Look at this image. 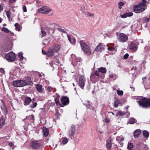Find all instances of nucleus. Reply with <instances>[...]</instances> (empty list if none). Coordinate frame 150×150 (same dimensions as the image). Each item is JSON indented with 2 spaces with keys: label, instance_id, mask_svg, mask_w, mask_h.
I'll return each mask as SVG.
<instances>
[{
  "label": "nucleus",
  "instance_id": "1",
  "mask_svg": "<svg viewBox=\"0 0 150 150\" xmlns=\"http://www.w3.org/2000/svg\"><path fill=\"white\" fill-rule=\"evenodd\" d=\"M146 1L144 0L139 3L138 5L134 6L133 11L137 13H139L144 11L146 9Z\"/></svg>",
  "mask_w": 150,
  "mask_h": 150
},
{
  "label": "nucleus",
  "instance_id": "2",
  "mask_svg": "<svg viewBox=\"0 0 150 150\" xmlns=\"http://www.w3.org/2000/svg\"><path fill=\"white\" fill-rule=\"evenodd\" d=\"M45 24L48 29V32L50 35L52 34L54 31L55 28L58 26V25L54 23H52L49 21H45Z\"/></svg>",
  "mask_w": 150,
  "mask_h": 150
},
{
  "label": "nucleus",
  "instance_id": "3",
  "mask_svg": "<svg viewBox=\"0 0 150 150\" xmlns=\"http://www.w3.org/2000/svg\"><path fill=\"white\" fill-rule=\"evenodd\" d=\"M82 49L84 52L85 54L89 55L91 54L89 47L83 41H81L80 42Z\"/></svg>",
  "mask_w": 150,
  "mask_h": 150
},
{
  "label": "nucleus",
  "instance_id": "4",
  "mask_svg": "<svg viewBox=\"0 0 150 150\" xmlns=\"http://www.w3.org/2000/svg\"><path fill=\"white\" fill-rule=\"evenodd\" d=\"M138 103L142 107L149 108L150 107V98H142L139 101Z\"/></svg>",
  "mask_w": 150,
  "mask_h": 150
},
{
  "label": "nucleus",
  "instance_id": "5",
  "mask_svg": "<svg viewBox=\"0 0 150 150\" xmlns=\"http://www.w3.org/2000/svg\"><path fill=\"white\" fill-rule=\"evenodd\" d=\"M39 13L45 14H49V16H51L53 14V13L51 9L46 6H43L38 10Z\"/></svg>",
  "mask_w": 150,
  "mask_h": 150
},
{
  "label": "nucleus",
  "instance_id": "6",
  "mask_svg": "<svg viewBox=\"0 0 150 150\" xmlns=\"http://www.w3.org/2000/svg\"><path fill=\"white\" fill-rule=\"evenodd\" d=\"M13 85L16 87H22L28 84L25 80H18L13 81Z\"/></svg>",
  "mask_w": 150,
  "mask_h": 150
},
{
  "label": "nucleus",
  "instance_id": "7",
  "mask_svg": "<svg viewBox=\"0 0 150 150\" xmlns=\"http://www.w3.org/2000/svg\"><path fill=\"white\" fill-rule=\"evenodd\" d=\"M118 40L121 42H127L128 40V37L125 34L120 33L118 35Z\"/></svg>",
  "mask_w": 150,
  "mask_h": 150
},
{
  "label": "nucleus",
  "instance_id": "8",
  "mask_svg": "<svg viewBox=\"0 0 150 150\" xmlns=\"http://www.w3.org/2000/svg\"><path fill=\"white\" fill-rule=\"evenodd\" d=\"M5 57L8 62H12L15 60L16 56L14 53L12 52H10L5 55Z\"/></svg>",
  "mask_w": 150,
  "mask_h": 150
},
{
  "label": "nucleus",
  "instance_id": "9",
  "mask_svg": "<svg viewBox=\"0 0 150 150\" xmlns=\"http://www.w3.org/2000/svg\"><path fill=\"white\" fill-rule=\"evenodd\" d=\"M30 146L33 148L35 149L43 147V146L37 141L32 142L30 143Z\"/></svg>",
  "mask_w": 150,
  "mask_h": 150
},
{
  "label": "nucleus",
  "instance_id": "10",
  "mask_svg": "<svg viewBox=\"0 0 150 150\" xmlns=\"http://www.w3.org/2000/svg\"><path fill=\"white\" fill-rule=\"evenodd\" d=\"M86 81L85 78L83 75L81 76L79 78V85L80 87L82 89L84 88Z\"/></svg>",
  "mask_w": 150,
  "mask_h": 150
},
{
  "label": "nucleus",
  "instance_id": "11",
  "mask_svg": "<svg viewBox=\"0 0 150 150\" xmlns=\"http://www.w3.org/2000/svg\"><path fill=\"white\" fill-rule=\"evenodd\" d=\"M76 130L75 126L74 125H71L69 128L68 132V135L71 137L74 135Z\"/></svg>",
  "mask_w": 150,
  "mask_h": 150
},
{
  "label": "nucleus",
  "instance_id": "12",
  "mask_svg": "<svg viewBox=\"0 0 150 150\" xmlns=\"http://www.w3.org/2000/svg\"><path fill=\"white\" fill-rule=\"evenodd\" d=\"M52 50L55 53L58 52L60 48V46L58 44H54L50 47Z\"/></svg>",
  "mask_w": 150,
  "mask_h": 150
},
{
  "label": "nucleus",
  "instance_id": "13",
  "mask_svg": "<svg viewBox=\"0 0 150 150\" xmlns=\"http://www.w3.org/2000/svg\"><path fill=\"white\" fill-rule=\"evenodd\" d=\"M105 46L101 43H99L95 48L94 51L97 52L101 51L104 49Z\"/></svg>",
  "mask_w": 150,
  "mask_h": 150
},
{
  "label": "nucleus",
  "instance_id": "14",
  "mask_svg": "<svg viewBox=\"0 0 150 150\" xmlns=\"http://www.w3.org/2000/svg\"><path fill=\"white\" fill-rule=\"evenodd\" d=\"M61 102L62 104L64 105L63 107H64V105L69 104V98L66 96L63 97L61 100Z\"/></svg>",
  "mask_w": 150,
  "mask_h": 150
},
{
  "label": "nucleus",
  "instance_id": "15",
  "mask_svg": "<svg viewBox=\"0 0 150 150\" xmlns=\"http://www.w3.org/2000/svg\"><path fill=\"white\" fill-rule=\"evenodd\" d=\"M67 37L71 43L72 44L74 45L76 42L75 39L73 37L70 36L69 35H67Z\"/></svg>",
  "mask_w": 150,
  "mask_h": 150
},
{
  "label": "nucleus",
  "instance_id": "16",
  "mask_svg": "<svg viewBox=\"0 0 150 150\" xmlns=\"http://www.w3.org/2000/svg\"><path fill=\"white\" fill-rule=\"evenodd\" d=\"M129 48L133 51H135L137 50V47L136 44L132 42L130 44Z\"/></svg>",
  "mask_w": 150,
  "mask_h": 150
},
{
  "label": "nucleus",
  "instance_id": "17",
  "mask_svg": "<svg viewBox=\"0 0 150 150\" xmlns=\"http://www.w3.org/2000/svg\"><path fill=\"white\" fill-rule=\"evenodd\" d=\"M100 71H96L95 73H92L91 74L90 76L91 79H94L95 78V76L98 77L100 76Z\"/></svg>",
  "mask_w": 150,
  "mask_h": 150
},
{
  "label": "nucleus",
  "instance_id": "18",
  "mask_svg": "<svg viewBox=\"0 0 150 150\" xmlns=\"http://www.w3.org/2000/svg\"><path fill=\"white\" fill-rule=\"evenodd\" d=\"M35 86L37 91L39 92L42 93L43 90L42 88V86L38 84L35 85Z\"/></svg>",
  "mask_w": 150,
  "mask_h": 150
},
{
  "label": "nucleus",
  "instance_id": "19",
  "mask_svg": "<svg viewBox=\"0 0 150 150\" xmlns=\"http://www.w3.org/2000/svg\"><path fill=\"white\" fill-rule=\"evenodd\" d=\"M31 101V99L30 98L27 97L25 98V102L24 103L25 105H27L29 104Z\"/></svg>",
  "mask_w": 150,
  "mask_h": 150
},
{
  "label": "nucleus",
  "instance_id": "20",
  "mask_svg": "<svg viewBox=\"0 0 150 150\" xmlns=\"http://www.w3.org/2000/svg\"><path fill=\"white\" fill-rule=\"evenodd\" d=\"M54 53L50 47L47 51L46 55L48 57L52 56L54 55Z\"/></svg>",
  "mask_w": 150,
  "mask_h": 150
},
{
  "label": "nucleus",
  "instance_id": "21",
  "mask_svg": "<svg viewBox=\"0 0 150 150\" xmlns=\"http://www.w3.org/2000/svg\"><path fill=\"white\" fill-rule=\"evenodd\" d=\"M133 15L132 12H128L125 13L121 16V17L122 18H125L127 17H130L132 16Z\"/></svg>",
  "mask_w": 150,
  "mask_h": 150
},
{
  "label": "nucleus",
  "instance_id": "22",
  "mask_svg": "<svg viewBox=\"0 0 150 150\" xmlns=\"http://www.w3.org/2000/svg\"><path fill=\"white\" fill-rule=\"evenodd\" d=\"M114 105L115 107L117 108L119 106H122V104L120 100H117L114 102Z\"/></svg>",
  "mask_w": 150,
  "mask_h": 150
},
{
  "label": "nucleus",
  "instance_id": "23",
  "mask_svg": "<svg viewBox=\"0 0 150 150\" xmlns=\"http://www.w3.org/2000/svg\"><path fill=\"white\" fill-rule=\"evenodd\" d=\"M42 130L44 135L45 137L47 136L49 134V130L48 129L45 127H43Z\"/></svg>",
  "mask_w": 150,
  "mask_h": 150
},
{
  "label": "nucleus",
  "instance_id": "24",
  "mask_svg": "<svg viewBox=\"0 0 150 150\" xmlns=\"http://www.w3.org/2000/svg\"><path fill=\"white\" fill-rule=\"evenodd\" d=\"M141 132V130L139 129L136 130L134 133V135L135 137H138L140 135Z\"/></svg>",
  "mask_w": 150,
  "mask_h": 150
},
{
  "label": "nucleus",
  "instance_id": "25",
  "mask_svg": "<svg viewBox=\"0 0 150 150\" xmlns=\"http://www.w3.org/2000/svg\"><path fill=\"white\" fill-rule=\"evenodd\" d=\"M125 112H122L121 111H118L116 115V116H122L124 115L125 114Z\"/></svg>",
  "mask_w": 150,
  "mask_h": 150
},
{
  "label": "nucleus",
  "instance_id": "26",
  "mask_svg": "<svg viewBox=\"0 0 150 150\" xmlns=\"http://www.w3.org/2000/svg\"><path fill=\"white\" fill-rule=\"evenodd\" d=\"M1 108L2 109V112H3L4 114V115L7 114V112L5 106L3 105L1 107Z\"/></svg>",
  "mask_w": 150,
  "mask_h": 150
},
{
  "label": "nucleus",
  "instance_id": "27",
  "mask_svg": "<svg viewBox=\"0 0 150 150\" xmlns=\"http://www.w3.org/2000/svg\"><path fill=\"white\" fill-rule=\"evenodd\" d=\"M100 72H102L103 73H105L106 72V68L101 67L98 69Z\"/></svg>",
  "mask_w": 150,
  "mask_h": 150
},
{
  "label": "nucleus",
  "instance_id": "28",
  "mask_svg": "<svg viewBox=\"0 0 150 150\" xmlns=\"http://www.w3.org/2000/svg\"><path fill=\"white\" fill-rule=\"evenodd\" d=\"M143 134L145 137L148 138L149 137V134L147 131L144 130L143 132Z\"/></svg>",
  "mask_w": 150,
  "mask_h": 150
},
{
  "label": "nucleus",
  "instance_id": "29",
  "mask_svg": "<svg viewBox=\"0 0 150 150\" xmlns=\"http://www.w3.org/2000/svg\"><path fill=\"white\" fill-rule=\"evenodd\" d=\"M14 26L15 27L16 29V30H18V31H20L21 30V28L20 25L18 23H16L14 25Z\"/></svg>",
  "mask_w": 150,
  "mask_h": 150
},
{
  "label": "nucleus",
  "instance_id": "30",
  "mask_svg": "<svg viewBox=\"0 0 150 150\" xmlns=\"http://www.w3.org/2000/svg\"><path fill=\"white\" fill-rule=\"evenodd\" d=\"M124 3L122 1H120L118 3V6L119 8L121 9L122 8V6L124 5Z\"/></svg>",
  "mask_w": 150,
  "mask_h": 150
},
{
  "label": "nucleus",
  "instance_id": "31",
  "mask_svg": "<svg viewBox=\"0 0 150 150\" xmlns=\"http://www.w3.org/2000/svg\"><path fill=\"white\" fill-rule=\"evenodd\" d=\"M111 143L110 140H108L107 142L106 146L107 148L110 149L111 147Z\"/></svg>",
  "mask_w": 150,
  "mask_h": 150
},
{
  "label": "nucleus",
  "instance_id": "32",
  "mask_svg": "<svg viewBox=\"0 0 150 150\" xmlns=\"http://www.w3.org/2000/svg\"><path fill=\"white\" fill-rule=\"evenodd\" d=\"M23 53L22 52H20L18 53V57L19 58V60L20 61H22L23 59Z\"/></svg>",
  "mask_w": 150,
  "mask_h": 150
},
{
  "label": "nucleus",
  "instance_id": "33",
  "mask_svg": "<svg viewBox=\"0 0 150 150\" xmlns=\"http://www.w3.org/2000/svg\"><path fill=\"white\" fill-rule=\"evenodd\" d=\"M34 117V115L32 114L29 116H27L25 119H28L29 120H33Z\"/></svg>",
  "mask_w": 150,
  "mask_h": 150
},
{
  "label": "nucleus",
  "instance_id": "34",
  "mask_svg": "<svg viewBox=\"0 0 150 150\" xmlns=\"http://www.w3.org/2000/svg\"><path fill=\"white\" fill-rule=\"evenodd\" d=\"M5 120L3 119H0V127H1L4 125Z\"/></svg>",
  "mask_w": 150,
  "mask_h": 150
},
{
  "label": "nucleus",
  "instance_id": "35",
  "mask_svg": "<svg viewBox=\"0 0 150 150\" xmlns=\"http://www.w3.org/2000/svg\"><path fill=\"white\" fill-rule=\"evenodd\" d=\"M136 120L133 118H131L129 120V123L131 124H133L135 122Z\"/></svg>",
  "mask_w": 150,
  "mask_h": 150
},
{
  "label": "nucleus",
  "instance_id": "36",
  "mask_svg": "<svg viewBox=\"0 0 150 150\" xmlns=\"http://www.w3.org/2000/svg\"><path fill=\"white\" fill-rule=\"evenodd\" d=\"M2 30L6 33H8L10 32V30L7 28L5 27L2 28Z\"/></svg>",
  "mask_w": 150,
  "mask_h": 150
},
{
  "label": "nucleus",
  "instance_id": "37",
  "mask_svg": "<svg viewBox=\"0 0 150 150\" xmlns=\"http://www.w3.org/2000/svg\"><path fill=\"white\" fill-rule=\"evenodd\" d=\"M143 21L145 23H148L149 21V19L148 18V17L147 16L144 17L143 19Z\"/></svg>",
  "mask_w": 150,
  "mask_h": 150
},
{
  "label": "nucleus",
  "instance_id": "38",
  "mask_svg": "<svg viewBox=\"0 0 150 150\" xmlns=\"http://www.w3.org/2000/svg\"><path fill=\"white\" fill-rule=\"evenodd\" d=\"M6 14L7 17L9 18H11V12L9 10L6 11Z\"/></svg>",
  "mask_w": 150,
  "mask_h": 150
},
{
  "label": "nucleus",
  "instance_id": "39",
  "mask_svg": "<svg viewBox=\"0 0 150 150\" xmlns=\"http://www.w3.org/2000/svg\"><path fill=\"white\" fill-rule=\"evenodd\" d=\"M37 105V103L36 102L33 103L32 104H31L30 105V107L32 108H34Z\"/></svg>",
  "mask_w": 150,
  "mask_h": 150
},
{
  "label": "nucleus",
  "instance_id": "40",
  "mask_svg": "<svg viewBox=\"0 0 150 150\" xmlns=\"http://www.w3.org/2000/svg\"><path fill=\"white\" fill-rule=\"evenodd\" d=\"M133 147V144L132 143H129L128 144L127 148L128 149L131 150Z\"/></svg>",
  "mask_w": 150,
  "mask_h": 150
},
{
  "label": "nucleus",
  "instance_id": "41",
  "mask_svg": "<svg viewBox=\"0 0 150 150\" xmlns=\"http://www.w3.org/2000/svg\"><path fill=\"white\" fill-rule=\"evenodd\" d=\"M117 93L119 96H122L123 94V92L122 90H117Z\"/></svg>",
  "mask_w": 150,
  "mask_h": 150
},
{
  "label": "nucleus",
  "instance_id": "42",
  "mask_svg": "<svg viewBox=\"0 0 150 150\" xmlns=\"http://www.w3.org/2000/svg\"><path fill=\"white\" fill-rule=\"evenodd\" d=\"M108 50L111 51L115 52V48L113 47H108Z\"/></svg>",
  "mask_w": 150,
  "mask_h": 150
},
{
  "label": "nucleus",
  "instance_id": "43",
  "mask_svg": "<svg viewBox=\"0 0 150 150\" xmlns=\"http://www.w3.org/2000/svg\"><path fill=\"white\" fill-rule=\"evenodd\" d=\"M116 140L117 141H122L124 140V139L122 137L118 136L117 137Z\"/></svg>",
  "mask_w": 150,
  "mask_h": 150
},
{
  "label": "nucleus",
  "instance_id": "44",
  "mask_svg": "<svg viewBox=\"0 0 150 150\" xmlns=\"http://www.w3.org/2000/svg\"><path fill=\"white\" fill-rule=\"evenodd\" d=\"M49 42V40L47 39L44 40L43 41V45H47L48 44Z\"/></svg>",
  "mask_w": 150,
  "mask_h": 150
},
{
  "label": "nucleus",
  "instance_id": "45",
  "mask_svg": "<svg viewBox=\"0 0 150 150\" xmlns=\"http://www.w3.org/2000/svg\"><path fill=\"white\" fill-rule=\"evenodd\" d=\"M68 139L67 138H64L63 139L62 142L63 144H65L68 142Z\"/></svg>",
  "mask_w": 150,
  "mask_h": 150
},
{
  "label": "nucleus",
  "instance_id": "46",
  "mask_svg": "<svg viewBox=\"0 0 150 150\" xmlns=\"http://www.w3.org/2000/svg\"><path fill=\"white\" fill-rule=\"evenodd\" d=\"M41 36L42 37L45 36L46 35V32L43 30H41Z\"/></svg>",
  "mask_w": 150,
  "mask_h": 150
},
{
  "label": "nucleus",
  "instance_id": "47",
  "mask_svg": "<svg viewBox=\"0 0 150 150\" xmlns=\"http://www.w3.org/2000/svg\"><path fill=\"white\" fill-rule=\"evenodd\" d=\"M86 15L90 17H93L94 16V14L93 13H91L88 12H87Z\"/></svg>",
  "mask_w": 150,
  "mask_h": 150
},
{
  "label": "nucleus",
  "instance_id": "48",
  "mask_svg": "<svg viewBox=\"0 0 150 150\" xmlns=\"http://www.w3.org/2000/svg\"><path fill=\"white\" fill-rule=\"evenodd\" d=\"M58 30L59 31H61L63 33L65 34L67 33V32L66 31L64 30V29L61 28H58Z\"/></svg>",
  "mask_w": 150,
  "mask_h": 150
},
{
  "label": "nucleus",
  "instance_id": "49",
  "mask_svg": "<svg viewBox=\"0 0 150 150\" xmlns=\"http://www.w3.org/2000/svg\"><path fill=\"white\" fill-rule=\"evenodd\" d=\"M53 89V88L51 87H48L47 88V91L48 93L51 92L52 90Z\"/></svg>",
  "mask_w": 150,
  "mask_h": 150
},
{
  "label": "nucleus",
  "instance_id": "50",
  "mask_svg": "<svg viewBox=\"0 0 150 150\" xmlns=\"http://www.w3.org/2000/svg\"><path fill=\"white\" fill-rule=\"evenodd\" d=\"M23 11L24 12H26L27 11V8L26 6L24 5L23 6Z\"/></svg>",
  "mask_w": 150,
  "mask_h": 150
},
{
  "label": "nucleus",
  "instance_id": "51",
  "mask_svg": "<svg viewBox=\"0 0 150 150\" xmlns=\"http://www.w3.org/2000/svg\"><path fill=\"white\" fill-rule=\"evenodd\" d=\"M80 10L82 11H85V8L84 5H82L80 6Z\"/></svg>",
  "mask_w": 150,
  "mask_h": 150
},
{
  "label": "nucleus",
  "instance_id": "52",
  "mask_svg": "<svg viewBox=\"0 0 150 150\" xmlns=\"http://www.w3.org/2000/svg\"><path fill=\"white\" fill-rule=\"evenodd\" d=\"M128 56L129 54L126 53L124 56L123 58L125 59H126L128 58Z\"/></svg>",
  "mask_w": 150,
  "mask_h": 150
},
{
  "label": "nucleus",
  "instance_id": "53",
  "mask_svg": "<svg viewBox=\"0 0 150 150\" xmlns=\"http://www.w3.org/2000/svg\"><path fill=\"white\" fill-rule=\"evenodd\" d=\"M0 71L1 73L3 74L5 72L4 69L2 68H1L0 69Z\"/></svg>",
  "mask_w": 150,
  "mask_h": 150
},
{
  "label": "nucleus",
  "instance_id": "54",
  "mask_svg": "<svg viewBox=\"0 0 150 150\" xmlns=\"http://www.w3.org/2000/svg\"><path fill=\"white\" fill-rule=\"evenodd\" d=\"M17 0H9V2L10 3H12L16 2Z\"/></svg>",
  "mask_w": 150,
  "mask_h": 150
},
{
  "label": "nucleus",
  "instance_id": "55",
  "mask_svg": "<svg viewBox=\"0 0 150 150\" xmlns=\"http://www.w3.org/2000/svg\"><path fill=\"white\" fill-rule=\"evenodd\" d=\"M42 53L44 54V55H45V54H47V52H46V51L43 50H42Z\"/></svg>",
  "mask_w": 150,
  "mask_h": 150
},
{
  "label": "nucleus",
  "instance_id": "56",
  "mask_svg": "<svg viewBox=\"0 0 150 150\" xmlns=\"http://www.w3.org/2000/svg\"><path fill=\"white\" fill-rule=\"evenodd\" d=\"M54 100L57 104V105L58 102L59 100L57 98H55Z\"/></svg>",
  "mask_w": 150,
  "mask_h": 150
},
{
  "label": "nucleus",
  "instance_id": "57",
  "mask_svg": "<svg viewBox=\"0 0 150 150\" xmlns=\"http://www.w3.org/2000/svg\"><path fill=\"white\" fill-rule=\"evenodd\" d=\"M3 6L0 4V13L1 12V11L3 10Z\"/></svg>",
  "mask_w": 150,
  "mask_h": 150
},
{
  "label": "nucleus",
  "instance_id": "58",
  "mask_svg": "<svg viewBox=\"0 0 150 150\" xmlns=\"http://www.w3.org/2000/svg\"><path fill=\"white\" fill-rule=\"evenodd\" d=\"M105 121L106 123H109L110 122V120L109 119L106 118L105 120Z\"/></svg>",
  "mask_w": 150,
  "mask_h": 150
},
{
  "label": "nucleus",
  "instance_id": "59",
  "mask_svg": "<svg viewBox=\"0 0 150 150\" xmlns=\"http://www.w3.org/2000/svg\"><path fill=\"white\" fill-rule=\"evenodd\" d=\"M119 144H120V146H122V144H123V142H122V141H120L119 142Z\"/></svg>",
  "mask_w": 150,
  "mask_h": 150
},
{
  "label": "nucleus",
  "instance_id": "60",
  "mask_svg": "<svg viewBox=\"0 0 150 150\" xmlns=\"http://www.w3.org/2000/svg\"><path fill=\"white\" fill-rule=\"evenodd\" d=\"M9 145L10 146H12L13 145V144L12 142H10L9 143Z\"/></svg>",
  "mask_w": 150,
  "mask_h": 150
},
{
  "label": "nucleus",
  "instance_id": "61",
  "mask_svg": "<svg viewBox=\"0 0 150 150\" xmlns=\"http://www.w3.org/2000/svg\"><path fill=\"white\" fill-rule=\"evenodd\" d=\"M110 77L111 78H112L114 77V76L113 74H111L110 75Z\"/></svg>",
  "mask_w": 150,
  "mask_h": 150
},
{
  "label": "nucleus",
  "instance_id": "62",
  "mask_svg": "<svg viewBox=\"0 0 150 150\" xmlns=\"http://www.w3.org/2000/svg\"><path fill=\"white\" fill-rule=\"evenodd\" d=\"M55 105V103H51V105L52 106H54Z\"/></svg>",
  "mask_w": 150,
  "mask_h": 150
},
{
  "label": "nucleus",
  "instance_id": "63",
  "mask_svg": "<svg viewBox=\"0 0 150 150\" xmlns=\"http://www.w3.org/2000/svg\"><path fill=\"white\" fill-rule=\"evenodd\" d=\"M127 25H124V26H123L122 27V28L123 29V28H126V27H127Z\"/></svg>",
  "mask_w": 150,
  "mask_h": 150
},
{
  "label": "nucleus",
  "instance_id": "64",
  "mask_svg": "<svg viewBox=\"0 0 150 150\" xmlns=\"http://www.w3.org/2000/svg\"><path fill=\"white\" fill-rule=\"evenodd\" d=\"M148 18L149 19V20H150V15L149 16V17H148Z\"/></svg>",
  "mask_w": 150,
  "mask_h": 150
}]
</instances>
